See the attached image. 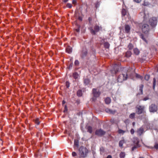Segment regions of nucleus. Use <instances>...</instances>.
I'll return each instance as SVG.
<instances>
[{"instance_id": "38", "label": "nucleus", "mask_w": 158, "mask_h": 158, "mask_svg": "<svg viewBox=\"0 0 158 158\" xmlns=\"http://www.w3.org/2000/svg\"><path fill=\"white\" fill-rule=\"evenodd\" d=\"M135 113H131L129 116V117L131 118H133L135 117Z\"/></svg>"}, {"instance_id": "32", "label": "nucleus", "mask_w": 158, "mask_h": 158, "mask_svg": "<svg viewBox=\"0 0 158 158\" xmlns=\"http://www.w3.org/2000/svg\"><path fill=\"white\" fill-rule=\"evenodd\" d=\"M135 74L136 78L140 79L141 80H142L143 79V77L142 76H140L137 73H135Z\"/></svg>"}, {"instance_id": "35", "label": "nucleus", "mask_w": 158, "mask_h": 158, "mask_svg": "<svg viewBox=\"0 0 158 158\" xmlns=\"http://www.w3.org/2000/svg\"><path fill=\"white\" fill-rule=\"evenodd\" d=\"M153 89H155V86L156 85V80L155 78H154L153 79Z\"/></svg>"}, {"instance_id": "55", "label": "nucleus", "mask_w": 158, "mask_h": 158, "mask_svg": "<svg viewBox=\"0 0 158 158\" xmlns=\"http://www.w3.org/2000/svg\"><path fill=\"white\" fill-rule=\"evenodd\" d=\"M68 0H63V2H64L66 3L68 1Z\"/></svg>"}, {"instance_id": "14", "label": "nucleus", "mask_w": 158, "mask_h": 158, "mask_svg": "<svg viewBox=\"0 0 158 158\" xmlns=\"http://www.w3.org/2000/svg\"><path fill=\"white\" fill-rule=\"evenodd\" d=\"M131 28L128 25H126L125 26V31L127 33H128L130 31Z\"/></svg>"}, {"instance_id": "51", "label": "nucleus", "mask_w": 158, "mask_h": 158, "mask_svg": "<svg viewBox=\"0 0 158 158\" xmlns=\"http://www.w3.org/2000/svg\"><path fill=\"white\" fill-rule=\"evenodd\" d=\"M134 1L137 3H139L141 2V0H134Z\"/></svg>"}, {"instance_id": "63", "label": "nucleus", "mask_w": 158, "mask_h": 158, "mask_svg": "<svg viewBox=\"0 0 158 158\" xmlns=\"http://www.w3.org/2000/svg\"><path fill=\"white\" fill-rule=\"evenodd\" d=\"M65 109H67V108H66V106H65Z\"/></svg>"}, {"instance_id": "45", "label": "nucleus", "mask_w": 158, "mask_h": 158, "mask_svg": "<svg viewBox=\"0 0 158 158\" xmlns=\"http://www.w3.org/2000/svg\"><path fill=\"white\" fill-rule=\"evenodd\" d=\"M135 132L134 130L133 129H131V134H133Z\"/></svg>"}, {"instance_id": "54", "label": "nucleus", "mask_w": 158, "mask_h": 158, "mask_svg": "<svg viewBox=\"0 0 158 158\" xmlns=\"http://www.w3.org/2000/svg\"><path fill=\"white\" fill-rule=\"evenodd\" d=\"M100 151H101V152L102 151H103V148H101L100 149Z\"/></svg>"}, {"instance_id": "15", "label": "nucleus", "mask_w": 158, "mask_h": 158, "mask_svg": "<svg viewBox=\"0 0 158 158\" xmlns=\"http://www.w3.org/2000/svg\"><path fill=\"white\" fill-rule=\"evenodd\" d=\"M143 132V129L142 127H140L137 131V133L139 136L141 135Z\"/></svg>"}, {"instance_id": "12", "label": "nucleus", "mask_w": 158, "mask_h": 158, "mask_svg": "<svg viewBox=\"0 0 158 158\" xmlns=\"http://www.w3.org/2000/svg\"><path fill=\"white\" fill-rule=\"evenodd\" d=\"M106 112L108 114H114L116 112V110H112L109 108H106L105 109Z\"/></svg>"}, {"instance_id": "21", "label": "nucleus", "mask_w": 158, "mask_h": 158, "mask_svg": "<svg viewBox=\"0 0 158 158\" xmlns=\"http://www.w3.org/2000/svg\"><path fill=\"white\" fill-rule=\"evenodd\" d=\"M140 52L139 50L137 48H135L134 49V53L136 55H138Z\"/></svg>"}, {"instance_id": "49", "label": "nucleus", "mask_w": 158, "mask_h": 158, "mask_svg": "<svg viewBox=\"0 0 158 158\" xmlns=\"http://www.w3.org/2000/svg\"><path fill=\"white\" fill-rule=\"evenodd\" d=\"M72 3L73 4H75L77 3V1L76 0H73Z\"/></svg>"}, {"instance_id": "28", "label": "nucleus", "mask_w": 158, "mask_h": 158, "mask_svg": "<svg viewBox=\"0 0 158 158\" xmlns=\"http://www.w3.org/2000/svg\"><path fill=\"white\" fill-rule=\"evenodd\" d=\"M125 156V153L121 152L120 154V158H124Z\"/></svg>"}, {"instance_id": "8", "label": "nucleus", "mask_w": 158, "mask_h": 158, "mask_svg": "<svg viewBox=\"0 0 158 158\" xmlns=\"http://www.w3.org/2000/svg\"><path fill=\"white\" fill-rule=\"evenodd\" d=\"M119 66L116 64L114 65L112 69L111 70V72L112 74H115L119 70Z\"/></svg>"}, {"instance_id": "40", "label": "nucleus", "mask_w": 158, "mask_h": 158, "mask_svg": "<svg viewBox=\"0 0 158 158\" xmlns=\"http://www.w3.org/2000/svg\"><path fill=\"white\" fill-rule=\"evenodd\" d=\"M79 62L77 60H76L74 62V64L76 66H78L79 64Z\"/></svg>"}, {"instance_id": "59", "label": "nucleus", "mask_w": 158, "mask_h": 158, "mask_svg": "<svg viewBox=\"0 0 158 158\" xmlns=\"http://www.w3.org/2000/svg\"><path fill=\"white\" fill-rule=\"evenodd\" d=\"M73 59V58H71L70 59V60L71 61V60H72Z\"/></svg>"}, {"instance_id": "42", "label": "nucleus", "mask_w": 158, "mask_h": 158, "mask_svg": "<svg viewBox=\"0 0 158 158\" xmlns=\"http://www.w3.org/2000/svg\"><path fill=\"white\" fill-rule=\"evenodd\" d=\"M67 6L69 8H70L72 7V5L71 4L68 3L67 4Z\"/></svg>"}, {"instance_id": "19", "label": "nucleus", "mask_w": 158, "mask_h": 158, "mask_svg": "<svg viewBox=\"0 0 158 158\" xmlns=\"http://www.w3.org/2000/svg\"><path fill=\"white\" fill-rule=\"evenodd\" d=\"M66 52L69 53H71L72 51V48L70 46L68 47L66 49Z\"/></svg>"}, {"instance_id": "46", "label": "nucleus", "mask_w": 158, "mask_h": 158, "mask_svg": "<svg viewBox=\"0 0 158 158\" xmlns=\"http://www.w3.org/2000/svg\"><path fill=\"white\" fill-rule=\"evenodd\" d=\"M154 148L156 149H158V144H156L154 146Z\"/></svg>"}, {"instance_id": "61", "label": "nucleus", "mask_w": 158, "mask_h": 158, "mask_svg": "<svg viewBox=\"0 0 158 158\" xmlns=\"http://www.w3.org/2000/svg\"><path fill=\"white\" fill-rule=\"evenodd\" d=\"M92 99H93V101H94V100H95V99H94V98H92Z\"/></svg>"}, {"instance_id": "16", "label": "nucleus", "mask_w": 158, "mask_h": 158, "mask_svg": "<svg viewBox=\"0 0 158 158\" xmlns=\"http://www.w3.org/2000/svg\"><path fill=\"white\" fill-rule=\"evenodd\" d=\"M140 38L142 39L143 40L145 41L147 43V41L146 39V35L143 34H141L139 35Z\"/></svg>"}, {"instance_id": "44", "label": "nucleus", "mask_w": 158, "mask_h": 158, "mask_svg": "<svg viewBox=\"0 0 158 158\" xmlns=\"http://www.w3.org/2000/svg\"><path fill=\"white\" fill-rule=\"evenodd\" d=\"M99 2H97V3L95 5V7L96 8H98L99 7Z\"/></svg>"}, {"instance_id": "10", "label": "nucleus", "mask_w": 158, "mask_h": 158, "mask_svg": "<svg viewBox=\"0 0 158 158\" xmlns=\"http://www.w3.org/2000/svg\"><path fill=\"white\" fill-rule=\"evenodd\" d=\"M137 108V110L136 112L138 114H141L143 111L144 107L143 106H139L136 107Z\"/></svg>"}, {"instance_id": "22", "label": "nucleus", "mask_w": 158, "mask_h": 158, "mask_svg": "<svg viewBox=\"0 0 158 158\" xmlns=\"http://www.w3.org/2000/svg\"><path fill=\"white\" fill-rule=\"evenodd\" d=\"M35 123L36 124V127L37 128H39V125L40 123L39 119L36 118L35 120Z\"/></svg>"}, {"instance_id": "1", "label": "nucleus", "mask_w": 158, "mask_h": 158, "mask_svg": "<svg viewBox=\"0 0 158 158\" xmlns=\"http://www.w3.org/2000/svg\"><path fill=\"white\" fill-rule=\"evenodd\" d=\"M80 158L86 157L89 152V151L84 146H81L78 149Z\"/></svg>"}, {"instance_id": "37", "label": "nucleus", "mask_w": 158, "mask_h": 158, "mask_svg": "<svg viewBox=\"0 0 158 158\" xmlns=\"http://www.w3.org/2000/svg\"><path fill=\"white\" fill-rule=\"evenodd\" d=\"M150 77V76L149 75H147L145 76L144 77L146 81H148Z\"/></svg>"}, {"instance_id": "27", "label": "nucleus", "mask_w": 158, "mask_h": 158, "mask_svg": "<svg viewBox=\"0 0 158 158\" xmlns=\"http://www.w3.org/2000/svg\"><path fill=\"white\" fill-rule=\"evenodd\" d=\"M111 102V100L110 98L107 97L105 99V102L106 104H109Z\"/></svg>"}, {"instance_id": "47", "label": "nucleus", "mask_w": 158, "mask_h": 158, "mask_svg": "<svg viewBox=\"0 0 158 158\" xmlns=\"http://www.w3.org/2000/svg\"><path fill=\"white\" fill-rule=\"evenodd\" d=\"M149 98L148 97H146L144 98L143 99V100L144 101H146L148 100L149 99Z\"/></svg>"}, {"instance_id": "41", "label": "nucleus", "mask_w": 158, "mask_h": 158, "mask_svg": "<svg viewBox=\"0 0 158 158\" xmlns=\"http://www.w3.org/2000/svg\"><path fill=\"white\" fill-rule=\"evenodd\" d=\"M72 155L74 157L77 155V154L75 152H73L72 153Z\"/></svg>"}, {"instance_id": "33", "label": "nucleus", "mask_w": 158, "mask_h": 158, "mask_svg": "<svg viewBox=\"0 0 158 158\" xmlns=\"http://www.w3.org/2000/svg\"><path fill=\"white\" fill-rule=\"evenodd\" d=\"M122 15H123L124 16L127 13L126 10L124 9H123L122 10Z\"/></svg>"}, {"instance_id": "6", "label": "nucleus", "mask_w": 158, "mask_h": 158, "mask_svg": "<svg viewBox=\"0 0 158 158\" xmlns=\"http://www.w3.org/2000/svg\"><path fill=\"white\" fill-rule=\"evenodd\" d=\"M142 31L145 34H147L150 30V27L147 24H143L142 27Z\"/></svg>"}, {"instance_id": "23", "label": "nucleus", "mask_w": 158, "mask_h": 158, "mask_svg": "<svg viewBox=\"0 0 158 158\" xmlns=\"http://www.w3.org/2000/svg\"><path fill=\"white\" fill-rule=\"evenodd\" d=\"M82 92L81 90H78L77 92V95L78 96L80 97L82 96Z\"/></svg>"}, {"instance_id": "9", "label": "nucleus", "mask_w": 158, "mask_h": 158, "mask_svg": "<svg viewBox=\"0 0 158 158\" xmlns=\"http://www.w3.org/2000/svg\"><path fill=\"white\" fill-rule=\"evenodd\" d=\"M106 132L101 129H98L96 130L95 134L98 136H102L104 135Z\"/></svg>"}, {"instance_id": "58", "label": "nucleus", "mask_w": 158, "mask_h": 158, "mask_svg": "<svg viewBox=\"0 0 158 158\" xmlns=\"http://www.w3.org/2000/svg\"><path fill=\"white\" fill-rule=\"evenodd\" d=\"M76 102H77V103H80V102H79V101H77Z\"/></svg>"}, {"instance_id": "50", "label": "nucleus", "mask_w": 158, "mask_h": 158, "mask_svg": "<svg viewBox=\"0 0 158 158\" xmlns=\"http://www.w3.org/2000/svg\"><path fill=\"white\" fill-rule=\"evenodd\" d=\"M80 26H78V29H76V31L78 32H79L80 31V29H79V28L80 27Z\"/></svg>"}, {"instance_id": "56", "label": "nucleus", "mask_w": 158, "mask_h": 158, "mask_svg": "<svg viewBox=\"0 0 158 158\" xmlns=\"http://www.w3.org/2000/svg\"><path fill=\"white\" fill-rule=\"evenodd\" d=\"M65 103V102L64 101H63L62 102V104H64Z\"/></svg>"}, {"instance_id": "18", "label": "nucleus", "mask_w": 158, "mask_h": 158, "mask_svg": "<svg viewBox=\"0 0 158 158\" xmlns=\"http://www.w3.org/2000/svg\"><path fill=\"white\" fill-rule=\"evenodd\" d=\"M79 146V141L75 139L74 140V148H75V147H77V148H78Z\"/></svg>"}, {"instance_id": "36", "label": "nucleus", "mask_w": 158, "mask_h": 158, "mask_svg": "<svg viewBox=\"0 0 158 158\" xmlns=\"http://www.w3.org/2000/svg\"><path fill=\"white\" fill-rule=\"evenodd\" d=\"M143 85H141L140 87L139 90L141 92V94H143Z\"/></svg>"}, {"instance_id": "25", "label": "nucleus", "mask_w": 158, "mask_h": 158, "mask_svg": "<svg viewBox=\"0 0 158 158\" xmlns=\"http://www.w3.org/2000/svg\"><path fill=\"white\" fill-rule=\"evenodd\" d=\"M131 55V52L130 51H127L125 54V56L127 57H129Z\"/></svg>"}, {"instance_id": "52", "label": "nucleus", "mask_w": 158, "mask_h": 158, "mask_svg": "<svg viewBox=\"0 0 158 158\" xmlns=\"http://www.w3.org/2000/svg\"><path fill=\"white\" fill-rule=\"evenodd\" d=\"M88 19H89V23H90L91 21L92 20V18H90V17H89V18Z\"/></svg>"}, {"instance_id": "48", "label": "nucleus", "mask_w": 158, "mask_h": 158, "mask_svg": "<svg viewBox=\"0 0 158 158\" xmlns=\"http://www.w3.org/2000/svg\"><path fill=\"white\" fill-rule=\"evenodd\" d=\"M73 63H71V64H70L69 65V69H70L72 68V67L73 66Z\"/></svg>"}, {"instance_id": "11", "label": "nucleus", "mask_w": 158, "mask_h": 158, "mask_svg": "<svg viewBox=\"0 0 158 158\" xmlns=\"http://www.w3.org/2000/svg\"><path fill=\"white\" fill-rule=\"evenodd\" d=\"M93 94L94 97L95 98L99 97L100 94V92L95 89H93Z\"/></svg>"}, {"instance_id": "60", "label": "nucleus", "mask_w": 158, "mask_h": 158, "mask_svg": "<svg viewBox=\"0 0 158 158\" xmlns=\"http://www.w3.org/2000/svg\"><path fill=\"white\" fill-rule=\"evenodd\" d=\"M132 124H133V125H135V122H133V123H132Z\"/></svg>"}, {"instance_id": "20", "label": "nucleus", "mask_w": 158, "mask_h": 158, "mask_svg": "<svg viewBox=\"0 0 158 158\" xmlns=\"http://www.w3.org/2000/svg\"><path fill=\"white\" fill-rule=\"evenodd\" d=\"M75 17L77 18V19L80 21L82 20V18L81 17L78 16V12L77 11L75 12Z\"/></svg>"}, {"instance_id": "5", "label": "nucleus", "mask_w": 158, "mask_h": 158, "mask_svg": "<svg viewBox=\"0 0 158 158\" xmlns=\"http://www.w3.org/2000/svg\"><path fill=\"white\" fill-rule=\"evenodd\" d=\"M149 21L150 25L152 27H155L157 24V19L156 17H153L150 18Z\"/></svg>"}, {"instance_id": "26", "label": "nucleus", "mask_w": 158, "mask_h": 158, "mask_svg": "<svg viewBox=\"0 0 158 158\" xmlns=\"http://www.w3.org/2000/svg\"><path fill=\"white\" fill-rule=\"evenodd\" d=\"M87 131L89 132L90 133H91L92 132V129L91 127L88 126L87 127Z\"/></svg>"}, {"instance_id": "4", "label": "nucleus", "mask_w": 158, "mask_h": 158, "mask_svg": "<svg viewBox=\"0 0 158 158\" xmlns=\"http://www.w3.org/2000/svg\"><path fill=\"white\" fill-rule=\"evenodd\" d=\"M149 111L150 112L154 113L158 110L157 106L154 104H152L149 108Z\"/></svg>"}, {"instance_id": "62", "label": "nucleus", "mask_w": 158, "mask_h": 158, "mask_svg": "<svg viewBox=\"0 0 158 158\" xmlns=\"http://www.w3.org/2000/svg\"><path fill=\"white\" fill-rule=\"evenodd\" d=\"M139 158H144L143 157H140Z\"/></svg>"}, {"instance_id": "24", "label": "nucleus", "mask_w": 158, "mask_h": 158, "mask_svg": "<svg viewBox=\"0 0 158 158\" xmlns=\"http://www.w3.org/2000/svg\"><path fill=\"white\" fill-rule=\"evenodd\" d=\"M73 76L75 79H77L78 78L79 75L77 73L75 72L73 74Z\"/></svg>"}, {"instance_id": "7", "label": "nucleus", "mask_w": 158, "mask_h": 158, "mask_svg": "<svg viewBox=\"0 0 158 158\" xmlns=\"http://www.w3.org/2000/svg\"><path fill=\"white\" fill-rule=\"evenodd\" d=\"M101 29V27H99V26L96 25L94 27L95 30H94L92 28H90V32L93 35H95L96 34V32L99 31Z\"/></svg>"}, {"instance_id": "39", "label": "nucleus", "mask_w": 158, "mask_h": 158, "mask_svg": "<svg viewBox=\"0 0 158 158\" xmlns=\"http://www.w3.org/2000/svg\"><path fill=\"white\" fill-rule=\"evenodd\" d=\"M118 132L119 134H123L125 132V131L121 129H119L118 130Z\"/></svg>"}, {"instance_id": "3", "label": "nucleus", "mask_w": 158, "mask_h": 158, "mask_svg": "<svg viewBox=\"0 0 158 158\" xmlns=\"http://www.w3.org/2000/svg\"><path fill=\"white\" fill-rule=\"evenodd\" d=\"M133 142L134 144V146L132 148V151L137 148L140 147V145L139 144V139L136 137H135L133 139Z\"/></svg>"}, {"instance_id": "43", "label": "nucleus", "mask_w": 158, "mask_h": 158, "mask_svg": "<svg viewBox=\"0 0 158 158\" xmlns=\"http://www.w3.org/2000/svg\"><path fill=\"white\" fill-rule=\"evenodd\" d=\"M66 86L67 88H69V82L67 81L66 82Z\"/></svg>"}, {"instance_id": "2", "label": "nucleus", "mask_w": 158, "mask_h": 158, "mask_svg": "<svg viewBox=\"0 0 158 158\" xmlns=\"http://www.w3.org/2000/svg\"><path fill=\"white\" fill-rule=\"evenodd\" d=\"M129 72H128V74H120L118 76V82H121L123 81L127 80V75L129 74Z\"/></svg>"}, {"instance_id": "17", "label": "nucleus", "mask_w": 158, "mask_h": 158, "mask_svg": "<svg viewBox=\"0 0 158 158\" xmlns=\"http://www.w3.org/2000/svg\"><path fill=\"white\" fill-rule=\"evenodd\" d=\"M144 16H143V18H144V19L145 20H146L147 19H148L149 17V14H148L147 13H146L145 12H144Z\"/></svg>"}, {"instance_id": "34", "label": "nucleus", "mask_w": 158, "mask_h": 158, "mask_svg": "<svg viewBox=\"0 0 158 158\" xmlns=\"http://www.w3.org/2000/svg\"><path fill=\"white\" fill-rule=\"evenodd\" d=\"M124 143V141L123 140H120L119 143V145L120 147H122L123 144Z\"/></svg>"}, {"instance_id": "64", "label": "nucleus", "mask_w": 158, "mask_h": 158, "mask_svg": "<svg viewBox=\"0 0 158 158\" xmlns=\"http://www.w3.org/2000/svg\"><path fill=\"white\" fill-rule=\"evenodd\" d=\"M157 2V1H156V2H155V1H154V3H156V2Z\"/></svg>"}, {"instance_id": "29", "label": "nucleus", "mask_w": 158, "mask_h": 158, "mask_svg": "<svg viewBox=\"0 0 158 158\" xmlns=\"http://www.w3.org/2000/svg\"><path fill=\"white\" fill-rule=\"evenodd\" d=\"M133 45L132 44L130 43L128 45V48L129 50H131L133 49Z\"/></svg>"}, {"instance_id": "53", "label": "nucleus", "mask_w": 158, "mask_h": 158, "mask_svg": "<svg viewBox=\"0 0 158 158\" xmlns=\"http://www.w3.org/2000/svg\"><path fill=\"white\" fill-rule=\"evenodd\" d=\"M112 156L110 155H108L107 156V158H111Z\"/></svg>"}, {"instance_id": "30", "label": "nucleus", "mask_w": 158, "mask_h": 158, "mask_svg": "<svg viewBox=\"0 0 158 158\" xmlns=\"http://www.w3.org/2000/svg\"><path fill=\"white\" fill-rule=\"evenodd\" d=\"M84 83L86 85L88 84L89 83V80L88 79H85L84 81Z\"/></svg>"}, {"instance_id": "31", "label": "nucleus", "mask_w": 158, "mask_h": 158, "mask_svg": "<svg viewBox=\"0 0 158 158\" xmlns=\"http://www.w3.org/2000/svg\"><path fill=\"white\" fill-rule=\"evenodd\" d=\"M104 46L105 48H108L110 46V44L107 42H105L104 44Z\"/></svg>"}, {"instance_id": "57", "label": "nucleus", "mask_w": 158, "mask_h": 158, "mask_svg": "<svg viewBox=\"0 0 158 158\" xmlns=\"http://www.w3.org/2000/svg\"><path fill=\"white\" fill-rule=\"evenodd\" d=\"M67 111V109H65V110H64V112H65Z\"/></svg>"}, {"instance_id": "13", "label": "nucleus", "mask_w": 158, "mask_h": 158, "mask_svg": "<svg viewBox=\"0 0 158 158\" xmlns=\"http://www.w3.org/2000/svg\"><path fill=\"white\" fill-rule=\"evenodd\" d=\"M87 52L86 50H83L82 52V54L81 55V57L82 58H84L87 55Z\"/></svg>"}]
</instances>
